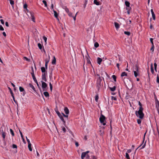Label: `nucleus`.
<instances>
[{
    "label": "nucleus",
    "mask_w": 159,
    "mask_h": 159,
    "mask_svg": "<svg viewBox=\"0 0 159 159\" xmlns=\"http://www.w3.org/2000/svg\"><path fill=\"white\" fill-rule=\"evenodd\" d=\"M125 157L127 159H130L129 155L128 153H125Z\"/></svg>",
    "instance_id": "obj_35"
},
{
    "label": "nucleus",
    "mask_w": 159,
    "mask_h": 159,
    "mask_svg": "<svg viewBox=\"0 0 159 159\" xmlns=\"http://www.w3.org/2000/svg\"><path fill=\"white\" fill-rule=\"evenodd\" d=\"M94 3L97 5H100L99 2H98L97 0H94L93 1Z\"/></svg>",
    "instance_id": "obj_25"
},
{
    "label": "nucleus",
    "mask_w": 159,
    "mask_h": 159,
    "mask_svg": "<svg viewBox=\"0 0 159 159\" xmlns=\"http://www.w3.org/2000/svg\"><path fill=\"white\" fill-rule=\"evenodd\" d=\"M29 14H30V16L32 18V21L34 22H35V20H34L35 18L34 16L33 13L32 12H29Z\"/></svg>",
    "instance_id": "obj_8"
},
{
    "label": "nucleus",
    "mask_w": 159,
    "mask_h": 159,
    "mask_svg": "<svg viewBox=\"0 0 159 159\" xmlns=\"http://www.w3.org/2000/svg\"><path fill=\"white\" fill-rule=\"evenodd\" d=\"M124 34L128 36H129L130 34V33L129 31H125L124 32Z\"/></svg>",
    "instance_id": "obj_30"
},
{
    "label": "nucleus",
    "mask_w": 159,
    "mask_h": 159,
    "mask_svg": "<svg viewBox=\"0 0 159 159\" xmlns=\"http://www.w3.org/2000/svg\"><path fill=\"white\" fill-rule=\"evenodd\" d=\"M32 72H31V75L32 76V77L33 78V80L35 81L37 80L35 76V75H34V72L33 68H32Z\"/></svg>",
    "instance_id": "obj_5"
},
{
    "label": "nucleus",
    "mask_w": 159,
    "mask_h": 159,
    "mask_svg": "<svg viewBox=\"0 0 159 159\" xmlns=\"http://www.w3.org/2000/svg\"><path fill=\"white\" fill-rule=\"evenodd\" d=\"M112 100H116V98L115 97H112Z\"/></svg>",
    "instance_id": "obj_64"
},
{
    "label": "nucleus",
    "mask_w": 159,
    "mask_h": 159,
    "mask_svg": "<svg viewBox=\"0 0 159 159\" xmlns=\"http://www.w3.org/2000/svg\"><path fill=\"white\" fill-rule=\"evenodd\" d=\"M53 7H54L53 4L52 3L51 4V9L53 11V10H54Z\"/></svg>",
    "instance_id": "obj_58"
},
{
    "label": "nucleus",
    "mask_w": 159,
    "mask_h": 159,
    "mask_svg": "<svg viewBox=\"0 0 159 159\" xmlns=\"http://www.w3.org/2000/svg\"><path fill=\"white\" fill-rule=\"evenodd\" d=\"M137 122L138 124H140L141 123V121L140 119H138Z\"/></svg>",
    "instance_id": "obj_52"
},
{
    "label": "nucleus",
    "mask_w": 159,
    "mask_h": 159,
    "mask_svg": "<svg viewBox=\"0 0 159 159\" xmlns=\"http://www.w3.org/2000/svg\"><path fill=\"white\" fill-rule=\"evenodd\" d=\"M8 89H9V90H10V93L11 94V95L12 96H13V95H14V94L13 93V92L11 90V89L10 88V87H8Z\"/></svg>",
    "instance_id": "obj_36"
},
{
    "label": "nucleus",
    "mask_w": 159,
    "mask_h": 159,
    "mask_svg": "<svg viewBox=\"0 0 159 159\" xmlns=\"http://www.w3.org/2000/svg\"><path fill=\"white\" fill-rule=\"evenodd\" d=\"M4 30L2 26L1 25H0V30Z\"/></svg>",
    "instance_id": "obj_51"
},
{
    "label": "nucleus",
    "mask_w": 159,
    "mask_h": 159,
    "mask_svg": "<svg viewBox=\"0 0 159 159\" xmlns=\"http://www.w3.org/2000/svg\"><path fill=\"white\" fill-rule=\"evenodd\" d=\"M154 45H152V47L150 49V50H152V51L153 52L154 50Z\"/></svg>",
    "instance_id": "obj_48"
},
{
    "label": "nucleus",
    "mask_w": 159,
    "mask_h": 159,
    "mask_svg": "<svg viewBox=\"0 0 159 159\" xmlns=\"http://www.w3.org/2000/svg\"><path fill=\"white\" fill-rule=\"evenodd\" d=\"M156 81L157 83L159 84V77L158 75H157Z\"/></svg>",
    "instance_id": "obj_41"
},
{
    "label": "nucleus",
    "mask_w": 159,
    "mask_h": 159,
    "mask_svg": "<svg viewBox=\"0 0 159 159\" xmlns=\"http://www.w3.org/2000/svg\"><path fill=\"white\" fill-rule=\"evenodd\" d=\"M86 153L84 152H83L81 154V158L82 159H84V157H85L86 155Z\"/></svg>",
    "instance_id": "obj_17"
},
{
    "label": "nucleus",
    "mask_w": 159,
    "mask_h": 159,
    "mask_svg": "<svg viewBox=\"0 0 159 159\" xmlns=\"http://www.w3.org/2000/svg\"><path fill=\"white\" fill-rule=\"evenodd\" d=\"M98 95H97L95 97V100L96 102H98Z\"/></svg>",
    "instance_id": "obj_43"
},
{
    "label": "nucleus",
    "mask_w": 159,
    "mask_h": 159,
    "mask_svg": "<svg viewBox=\"0 0 159 159\" xmlns=\"http://www.w3.org/2000/svg\"><path fill=\"white\" fill-rule=\"evenodd\" d=\"M151 71L152 74H153L154 71V70L152 66V63L151 64Z\"/></svg>",
    "instance_id": "obj_27"
},
{
    "label": "nucleus",
    "mask_w": 159,
    "mask_h": 159,
    "mask_svg": "<svg viewBox=\"0 0 159 159\" xmlns=\"http://www.w3.org/2000/svg\"><path fill=\"white\" fill-rule=\"evenodd\" d=\"M109 88L111 91H114L116 90V87L115 86H114L113 87H109Z\"/></svg>",
    "instance_id": "obj_19"
},
{
    "label": "nucleus",
    "mask_w": 159,
    "mask_h": 159,
    "mask_svg": "<svg viewBox=\"0 0 159 159\" xmlns=\"http://www.w3.org/2000/svg\"><path fill=\"white\" fill-rule=\"evenodd\" d=\"M26 138L27 141V142H28V143H30V141L29 139H28V138H27V136L26 137Z\"/></svg>",
    "instance_id": "obj_54"
},
{
    "label": "nucleus",
    "mask_w": 159,
    "mask_h": 159,
    "mask_svg": "<svg viewBox=\"0 0 159 159\" xmlns=\"http://www.w3.org/2000/svg\"><path fill=\"white\" fill-rule=\"evenodd\" d=\"M48 62L49 60H46L45 66L46 69H47V68L48 64Z\"/></svg>",
    "instance_id": "obj_31"
},
{
    "label": "nucleus",
    "mask_w": 159,
    "mask_h": 159,
    "mask_svg": "<svg viewBox=\"0 0 159 159\" xmlns=\"http://www.w3.org/2000/svg\"><path fill=\"white\" fill-rule=\"evenodd\" d=\"M125 4L126 6L128 7L127 8H126V9L128 10L129 8L130 3L129 2L126 1L125 2Z\"/></svg>",
    "instance_id": "obj_12"
},
{
    "label": "nucleus",
    "mask_w": 159,
    "mask_h": 159,
    "mask_svg": "<svg viewBox=\"0 0 159 159\" xmlns=\"http://www.w3.org/2000/svg\"><path fill=\"white\" fill-rule=\"evenodd\" d=\"M53 11L54 13V16L57 18V19L58 20H59V19L58 17V14L57 13V12L54 10H53Z\"/></svg>",
    "instance_id": "obj_9"
},
{
    "label": "nucleus",
    "mask_w": 159,
    "mask_h": 159,
    "mask_svg": "<svg viewBox=\"0 0 159 159\" xmlns=\"http://www.w3.org/2000/svg\"><path fill=\"white\" fill-rule=\"evenodd\" d=\"M99 44L97 42H95V43H94V47L97 48V47H98V46H99Z\"/></svg>",
    "instance_id": "obj_37"
},
{
    "label": "nucleus",
    "mask_w": 159,
    "mask_h": 159,
    "mask_svg": "<svg viewBox=\"0 0 159 159\" xmlns=\"http://www.w3.org/2000/svg\"><path fill=\"white\" fill-rule=\"evenodd\" d=\"M106 119L105 117L102 114H101L100 117L99 118V121L101 123H102L104 122Z\"/></svg>",
    "instance_id": "obj_4"
},
{
    "label": "nucleus",
    "mask_w": 159,
    "mask_h": 159,
    "mask_svg": "<svg viewBox=\"0 0 159 159\" xmlns=\"http://www.w3.org/2000/svg\"><path fill=\"white\" fill-rule=\"evenodd\" d=\"M41 70L43 73H45L46 70L44 67H42L41 68Z\"/></svg>",
    "instance_id": "obj_26"
},
{
    "label": "nucleus",
    "mask_w": 159,
    "mask_h": 159,
    "mask_svg": "<svg viewBox=\"0 0 159 159\" xmlns=\"http://www.w3.org/2000/svg\"><path fill=\"white\" fill-rule=\"evenodd\" d=\"M91 157L92 158V159H97V157L94 156H92Z\"/></svg>",
    "instance_id": "obj_59"
},
{
    "label": "nucleus",
    "mask_w": 159,
    "mask_h": 159,
    "mask_svg": "<svg viewBox=\"0 0 159 159\" xmlns=\"http://www.w3.org/2000/svg\"><path fill=\"white\" fill-rule=\"evenodd\" d=\"M38 46L39 48L40 49H41L42 48V45L40 43H38Z\"/></svg>",
    "instance_id": "obj_40"
},
{
    "label": "nucleus",
    "mask_w": 159,
    "mask_h": 159,
    "mask_svg": "<svg viewBox=\"0 0 159 159\" xmlns=\"http://www.w3.org/2000/svg\"><path fill=\"white\" fill-rule=\"evenodd\" d=\"M64 111L66 114L68 115V114H69V111L68 108L67 107H65L64 109Z\"/></svg>",
    "instance_id": "obj_10"
},
{
    "label": "nucleus",
    "mask_w": 159,
    "mask_h": 159,
    "mask_svg": "<svg viewBox=\"0 0 159 159\" xmlns=\"http://www.w3.org/2000/svg\"><path fill=\"white\" fill-rule=\"evenodd\" d=\"M138 103H139V108H140V107H141L142 109H143V108L142 107V104L140 102V101H139Z\"/></svg>",
    "instance_id": "obj_42"
},
{
    "label": "nucleus",
    "mask_w": 159,
    "mask_h": 159,
    "mask_svg": "<svg viewBox=\"0 0 159 159\" xmlns=\"http://www.w3.org/2000/svg\"><path fill=\"white\" fill-rule=\"evenodd\" d=\"M2 134V137L3 138V140H4V139L5 138L6 133L5 132H4L2 133L1 134Z\"/></svg>",
    "instance_id": "obj_20"
},
{
    "label": "nucleus",
    "mask_w": 159,
    "mask_h": 159,
    "mask_svg": "<svg viewBox=\"0 0 159 159\" xmlns=\"http://www.w3.org/2000/svg\"><path fill=\"white\" fill-rule=\"evenodd\" d=\"M65 11H66L67 12V13H68L69 12V10L66 7L65 8Z\"/></svg>",
    "instance_id": "obj_55"
},
{
    "label": "nucleus",
    "mask_w": 159,
    "mask_h": 159,
    "mask_svg": "<svg viewBox=\"0 0 159 159\" xmlns=\"http://www.w3.org/2000/svg\"><path fill=\"white\" fill-rule=\"evenodd\" d=\"M134 75L135 77H137L139 75V72H136V71H134Z\"/></svg>",
    "instance_id": "obj_23"
},
{
    "label": "nucleus",
    "mask_w": 159,
    "mask_h": 159,
    "mask_svg": "<svg viewBox=\"0 0 159 159\" xmlns=\"http://www.w3.org/2000/svg\"><path fill=\"white\" fill-rule=\"evenodd\" d=\"M12 148H17V146L16 145L13 144L12 145Z\"/></svg>",
    "instance_id": "obj_53"
},
{
    "label": "nucleus",
    "mask_w": 159,
    "mask_h": 159,
    "mask_svg": "<svg viewBox=\"0 0 159 159\" xmlns=\"http://www.w3.org/2000/svg\"><path fill=\"white\" fill-rule=\"evenodd\" d=\"M19 88L20 91L21 92H23V93H24V94L25 93V91L24 89L21 87H20Z\"/></svg>",
    "instance_id": "obj_16"
},
{
    "label": "nucleus",
    "mask_w": 159,
    "mask_h": 159,
    "mask_svg": "<svg viewBox=\"0 0 159 159\" xmlns=\"http://www.w3.org/2000/svg\"><path fill=\"white\" fill-rule=\"evenodd\" d=\"M24 59L26 60L27 61H29L30 60L28 58H27V57H24Z\"/></svg>",
    "instance_id": "obj_56"
},
{
    "label": "nucleus",
    "mask_w": 159,
    "mask_h": 159,
    "mask_svg": "<svg viewBox=\"0 0 159 159\" xmlns=\"http://www.w3.org/2000/svg\"><path fill=\"white\" fill-rule=\"evenodd\" d=\"M27 5L26 4H24V8H25V9H26V11H27V12L28 13H29V10L28 9H27Z\"/></svg>",
    "instance_id": "obj_22"
},
{
    "label": "nucleus",
    "mask_w": 159,
    "mask_h": 159,
    "mask_svg": "<svg viewBox=\"0 0 159 159\" xmlns=\"http://www.w3.org/2000/svg\"><path fill=\"white\" fill-rule=\"evenodd\" d=\"M10 3L11 5H13L14 4V1L12 0H10Z\"/></svg>",
    "instance_id": "obj_46"
},
{
    "label": "nucleus",
    "mask_w": 159,
    "mask_h": 159,
    "mask_svg": "<svg viewBox=\"0 0 159 159\" xmlns=\"http://www.w3.org/2000/svg\"><path fill=\"white\" fill-rule=\"evenodd\" d=\"M112 78L113 79L115 82H116V76L115 75H112Z\"/></svg>",
    "instance_id": "obj_33"
},
{
    "label": "nucleus",
    "mask_w": 159,
    "mask_h": 159,
    "mask_svg": "<svg viewBox=\"0 0 159 159\" xmlns=\"http://www.w3.org/2000/svg\"><path fill=\"white\" fill-rule=\"evenodd\" d=\"M41 82L42 83V87L43 91H46L47 89V84L46 83L42 81H41Z\"/></svg>",
    "instance_id": "obj_3"
},
{
    "label": "nucleus",
    "mask_w": 159,
    "mask_h": 159,
    "mask_svg": "<svg viewBox=\"0 0 159 159\" xmlns=\"http://www.w3.org/2000/svg\"><path fill=\"white\" fill-rule=\"evenodd\" d=\"M135 71H136V72H139L138 67L137 65H136L135 66Z\"/></svg>",
    "instance_id": "obj_38"
},
{
    "label": "nucleus",
    "mask_w": 159,
    "mask_h": 159,
    "mask_svg": "<svg viewBox=\"0 0 159 159\" xmlns=\"http://www.w3.org/2000/svg\"><path fill=\"white\" fill-rule=\"evenodd\" d=\"M43 39H44V41H45V43H46L47 38L45 36H43Z\"/></svg>",
    "instance_id": "obj_49"
},
{
    "label": "nucleus",
    "mask_w": 159,
    "mask_h": 159,
    "mask_svg": "<svg viewBox=\"0 0 159 159\" xmlns=\"http://www.w3.org/2000/svg\"><path fill=\"white\" fill-rule=\"evenodd\" d=\"M150 41L151 42V43H152V45H154L153 43V39L152 38H151L150 39Z\"/></svg>",
    "instance_id": "obj_47"
},
{
    "label": "nucleus",
    "mask_w": 159,
    "mask_h": 159,
    "mask_svg": "<svg viewBox=\"0 0 159 159\" xmlns=\"http://www.w3.org/2000/svg\"><path fill=\"white\" fill-rule=\"evenodd\" d=\"M102 81V79L101 77L99 76L97 81V87L98 90L102 86V85L101 84Z\"/></svg>",
    "instance_id": "obj_2"
},
{
    "label": "nucleus",
    "mask_w": 159,
    "mask_h": 159,
    "mask_svg": "<svg viewBox=\"0 0 159 159\" xmlns=\"http://www.w3.org/2000/svg\"><path fill=\"white\" fill-rule=\"evenodd\" d=\"M127 74L125 72H123L121 74V77H123V76H127Z\"/></svg>",
    "instance_id": "obj_29"
},
{
    "label": "nucleus",
    "mask_w": 159,
    "mask_h": 159,
    "mask_svg": "<svg viewBox=\"0 0 159 159\" xmlns=\"http://www.w3.org/2000/svg\"><path fill=\"white\" fill-rule=\"evenodd\" d=\"M143 109H142L141 107H140L138 111H136L135 112L136 116L140 119H142L144 117V114L143 112Z\"/></svg>",
    "instance_id": "obj_1"
},
{
    "label": "nucleus",
    "mask_w": 159,
    "mask_h": 159,
    "mask_svg": "<svg viewBox=\"0 0 159 159\" xmlns=\"http://www.w3.org/2000/svg\"><path fill=\"white\" fill-rule=\"evenodd\" d=\"M34 82H35V83L37 84V85L38 86V87H39V89L40 90V92H41V93H42V90H41V88H40V87H39V84H38V82L37 81V80H36V81H35Z\"/></svg>",
    "instance_id": "obj_28"
},
{
    "label": "nucleus",
    "mask_w": 159,
    "mask_h": 159,
    "mask_svg": "<svg viewBox=\"0 0 159 159\" xmlns=\"http://www.w3.org/2000/svg\"><path fill=\"white\" fill-rule=\"evenodd\" d=\"M114 25L117 30H118L120 27L118 23L116 22H114Z\"/></svg>",
    "instance_id": "obj_14"
},
{
    "label": "nucleus",
    "mask_w": 159,
    "mask_h": 159,
    "mask_svg": "<svg viewBox=\"0 0 159 159\" xmlns=\"http://www.w3.org/2000/svg\"><path fill=\"white\" fill-rule=\"evenodd\" d=\"M19 132H20V134L21 135V138H23V136L22 134V132L20 131V130H19Z\"/></svg>",
    "instance_id": "obj_57"
},
{
    "label": "nucleus",
    "mask_w": 159,
    "mask_h": 159,
    "mask_svg": "<svg viewBox=\"0 0 159 159\" xmlns=\"http://www.w3.org/2000/svg\"><path fill=\"white\" fill-rule=\"evenodd\" d=\"M42 2L44 4L45 6V7H47V5L46 1L44 0L42 1Z\"/></svg>",
    "instance_id": "obj_39"
},
{
    "label": "nucleus",
    "mask_w": 159,
    "mask_h": 159,
    "mask_svg": "<svg viewBox=\"0 0 159 159\" xmlns=\"http://www.w3.org/2000/svg\"><path fill=\"white\" fill-rule=\"evenodd\" d=\"M55 111L58 116H60V115H61V114H60V112L59 111H58L57 110H55Z\"/></svg>",
    "instance_id": "obj_44"
},
{
    "label": "nucleus",
    "mask_w": 159,
    "mask_h": 159,
    "mask_svg": "<svg viewBox=\"0 0 159 159\" xmlns=\"http://www.w3.org/2000/svg\"><path fill=\"white\" fill-rule=\"evenodd\" d=\"M156 107H157V111L158 113H159V102H158L157 105H156Z\"/></svg>",
    "instance_id": "obj_32"
},
{
    "label": "nucleus",
    "mask_w": 159,
    "mask_h": 159,
    "mask_svg": "<svg viewBox=\"0 0 159 159\" xmlns=\"http://www.w3.org/2000/svg\"><path fill=\"white\" fill-rule=\"evenodd\" d=\"M42 79L45 82L47 81V79L46 77L45 73L43 74L42 75Z\"/></svg>",
    "instance_id": "obj_7"
},
{
    "label": "nucleus",
    "mask_w": 159,
    "mask_h": 159,
    "mask_svg": "<svg viewBox=\"0 0 159 159\" xmlns=\"http://www.w3.org/2000/svg\"><path fill=\"white\" fill-rule=\"evenodd\" d=\"M58 116L60 118V119H61V120L63 121V123L64 124H65V123H66V122L65 121L63 117V116H62L61 114L60 115V116Z\"/></svg>",
    "instance_id": "obj_13"
},
{
    "label": "nucleus",
    "mask_w": 159,
    "mask_h": 159,
    "mask_svg": "<svg viewBox=\"0 0 159 159\" xmlns=\"http://www.w3.org/2000/svg\"><path fill=\"white\" fill-rule=\"evenodd\" d=\"M44 96L47 98L49 96V93L47 92H45L43 93Z\"/></svg>",
    "instance_id": "obj_18"
},
{
    "label": "nucleus",
    "mask_w": 159,
    "mask_h": 159,
    "mask_svg": "<svg viewBox=\"0 0 159 159\" xmlns=\"http://www.w3.org/2000/svg\"><path fill=\"white\" fill-rule=\"evenodd\" d=\"M151 12L152 14L153 19V20H155V15L153 12V9H151Z\"/></svg>",
    "instance_id": "obj_6"
},
{
    "label": "nucleus",
    "mask_w": 159,
    "mask_h": 159,
    "mask_svg": "<svg viewBox=\"0 0 159 159\" xmlns=\"http://www.w3.org/2000/svg\"><path fill=\"white\" fill-rule=\"evenodd\" d=\"M119 65H120L119 64V63L116 64V66L119 70H120Z\"/></svg>",
    "instance_id": "obj_61"
},
{
    "label": "nucleus",
    "mask_w": 159,
    "mask_h": 159,
    "mask_svg": "<svg viewBox=\"0 0 159 159\" xmlns=\"http://www.w3.org/2000/svg\"><path fill=\"white\" fill-rule=\"evenodd\" d=\"M0 21L1 22V23L2 24H4V20H2V19H1L0 20Z\"/></svg>",
    "instance_id": "obj_60"
},
{
    "label": "nucleus",
    "mask_w": 159,
    "mask_h": 159,
    "mask_svg": "<svg viewBox=\"0 0 159 159\" xmlns=\"http://www.w3.org/2000/svg\"><path fill=\"white\" fill-rule=\"evenodd\" d=\"M30 87L34 91L36 92V90H35V89L34 87V86L31 84H29Z\"/></svg>",
    "instance_id": "obj_21"
},
{
    "label": "nucleus",
    "mask_w": 159,
    "mask_h": 159,
    "mask_svg": "<svg viewBox=\"0 0 159 159\" xmlns=\"http://www.w3.org/2000/svg\"><path fill=\"white\" fill-rule=\"evenodd\" d=\"M56 59L54 56L53 57V59L52 61V63L53 65H54L56 64Z\"/></svg>",
    "instance_id": "obj_15"
},
{
    "label": "nucleus",
    "mask_w": 159,
    "mask_h": 159,
    "mask_svg": "<svg viewBox=\"0 0 159 159\" xmlns=\"http://www.w3.org/2000/svg\"><path fill=\"white\" fill-rule=\"evenodd\" d=\"M28 148H29V150L30 151H32V148L31 147V143H28Z\"/></svg>",
    "instance_id": "obj_24"
},
{
    "label": "nucleus",
    "mask_w": 159,
    "mask_h": 159,
    "mask_svg": "<svg viewBox=\"0 0 159 159\" xmlns=\"http://www.w3.org/2000/svg\"><path fill=\"white\" fill-rule=\"evenodd\" d=\"M102 61V59L101 58L98 57L97 59V63L99 65H100L101 62Z\"/></svg>",
    "instance_id": "obj_11"
},
{
    "label": "nucleus",
    "mask_w": 159,
    "mask_h": 159,
    "mask_svg": "<svg viewBox=\"0 0 159 159\" xmlns=\"http://www.w3.org/2000/svg\"><path fill=\"white\" fill-rule=\"evenodd\" d=\"M62 130L65 133L66 131V129L64 127H62Z\"/></svg>",
    "instance_id": "obj_50"
},
{
    "label": "nucleus",
    "mask_w": 159,
    "mask_h": 159,
    "mask_svg": "<svg viewBox=\"0 0 159 159\" xmlns=\"http://www.w3.org/2000/svg\"><path fill=\"white\" fill-rule=\"evenodd\" d=\"M5 25L7 27H8L9 26L8 23V22H5Z\"/></svg>",
    "instance_id": "obj_62"
},
{
    "label": "nucleus",
    "mask_w": 159,
    "mask_h": 159,
    "mask_svg": "<svg viewBox=\"0 0 159 159\" xmlns=\"http://www.w3.org/2000/svg\"><path fill=\"white\" fill-rule=\"evenodd\" d=\"M10 133L12 135V136H14V132H13V130L11 129H10Z\"/></svg>",
    "instance_id": "obj_34"
},
{
    "label": "nucleus",
    "mask_w": 159,
    "mask_h": 159,
    "mask_svg": "<svg viewBox=\"0 0 159 159\" xmlns=\"http://www.w3.org/2000/svg\"><path fill=\"white\" fill-rule=\"evenodd\" d=\"M4 132V131H3L2 127H1V128H0V134H1Z\"/></svg>",
    "instance_id": "obj_45"
},
{
    "label": "nucleus",
    "mask_w": 159,
    "mask_h": 159,
    "mask_svg": "<svg viewBox=\"0 0 159 159\" xmlns=\"http://www.w3.org/2000/svg\"><path fill=\"white\" fill-rule=\"evenodd\" d=\"M75 144L77 147H78L79 145L78 143L77 142H76L75 143Z\"/></svg>",
    "instance_id": "obj_63"
}]
</instances>
